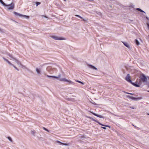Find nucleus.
<instances>
[{"instance_id": "obj_31", "label": "nucleus", "mask_w": 149, "mask_h": 149, "mask_svg": "<svg viewBox=\"0 0 149 149\" xmlns=\"http://www.w3.org/2000/svg\"><path fill=\"white\" fill-rule=\"evenodd\" d=\"M147 26H148V29H149V24H148Z\"/></svg>"}, {"instance_id": "obj_13", "label": "nucleus", "mask_w": 149, "mask_h": 149, "mask_svg": "<svg viewBox=\"0 0 149 149\" xmlns=\"http://www.w3.org/2000/svg\"><path fill=\"white\" fill-rule=\"evenodd\" d=\"M3 59L5 61H6L7 62V63L9 64H10V65H12V64L10 63V62H9L7 59H6L5 58L3 57Z\"/></svg>"}, {"instance_id": "obj_18", "label": "nucleus", "mask_w": 149, "mask_h": 149, "mask_svg": "<svg viewBox=\"0 0 149 149\" xmlns=\"http://www.w3.org/2000/svg\"><path fill=\"white\" fill-rule=\"evenodd\" d=\"M56 142L57 143H59L60 145H65V143H62L61 142H60V141H56Z\"/></svg>"}, {"instance_id": "obj_2", "label": "nucleus", "mask_w": 149, "mask_h": 149, "mask_svg": "<svg viewBox=\"0 0 149 149\" xmlns=\"http://www.w3.org/2000/svg\"><path fill=\"white\" fill-rule=\"evenodd\" d=\"M51 37L54 39L56 40H61L65 39L64 38L58 37L56 36H51Z\"/></svg>"}, {"instance_id": "obj_17", "label": "nucleus", "mask_w": 149, "mask_h": 149, "mask_svg": "<svg viewBox=\"0 0 149 149\" xmlns=\"http://www.w3.org/2000/svg\"><path fill=\"white\" fill-rule=\"evenodd\" d=\"M135 42L136 44L137 45H138L140 44L139 42V41L137 39L135 40Z\"/></svg>"}, {"instance_id": "obj_7", "label": "nucleus", "mask_w": 149, "mask_h": 149, "mask_svg": "<svg viewBox=\"0 0 149 149\" xmlns=\"http://www.w3.org/2000/svg\"><path fill=\"white\" fill-rule=\"evenodd\" d=\"M7 6H9L8 8V9L10 10H12L13 9L14 7V3H12L11 4H9V5H7Z\"/></svg>"}, {"instance_id": "obj_26", "label": "nucleus", "mask_w": 149, "mask_h": 149, "mask_svg": "<svg viewBox=\"0 0 149 149\" xmlns=\"http://www.w3.org/2000/svg\"><path fill=\"white\" fill-rule=\"evenodd\" d=\"M12 65H13V66L14 67V68H15V69H16V70H18V69L16 67H15V66H14L13 65V64H12Z\"/></svg>"}, {"instance_id": "obj_32", "label": "nucleus", "mask_w": 149, "mask_h": 149, "mask_svg": "<svg viewBox=\"0 0 149 149\" xmlns=\"http://www.w3.org/2000/svg\"><path fill=\"white\" fill-rule=\"evenodd\" d=\"M43 16L45 17H46L45 16Z\"/></svg>"}, {"instance_id": "obj_11", "label": "nucleus", "mask_w": 149, "mask_h": 149, "mask_svg": "<svg viewBox=\"0 0 149 149\" xmlns=\"http://www.w3.org/2000/svg\"><path fill=\"white\" fill-rule=\"evenodd\" d=\"M77 17H78L81 19H83V21H84V22H86L87 21V20H86L85 19H84L82 17H81L79 15H75Z\"/></svg>"}, {"instance_id": "obj_30", "label": "nucleus", "mask_w": 149, "mask_h": 149, "mask_svg": "<svg viewBox=\"0 0 149 149\" xmlns=\"http://www.w3.org/2000/svg\"><path fill=\"white\" fill-rule=\"evenodd\" d=\"M80 83L82 84V85H84V84L83 82H81Z\"/></svg>"}, {"instance_id": "obj_10", "label": "nucleus", "mask_w": 149, "mask_h": 149, "mask_svg": "<svg viewBox=\"0 0 149 149\" xmlns=\"http://www.w3.org/2000/svg\"><path fill=\"white\" fill-rule=\"evenodd\" d=\"M122 42L124 44V45H125V46L126 47L128 48H130V46L129 45V44L127 43L126 42Z\"/></svg>"}, {"instance_id": "obj_23", "label": "nucleus", "mask_w": 149, "mask_h": 149, "mask_svg": "<svg viewBox=\"0 0 149 149\" xmlns=\"http://www.w3.org/2000/svg\"><path fill=\"white\" fill-rule=\"evenodd\" d=\"M124 93H126V94H130V95H133V94L132 93H128V92H125L124 91Z\"/></svg>"}, {"instance_id": "obj_33", "label": "nucleus", "mask_w": 149, "mask_h": 149, "mask_svg": "<svg viewBox=\"0 0 149 149\" xmlns=\"http://www.w3.org/2000/svg\"><path fill=\"white\" fill-rule=\"evenodd\" d=\"M148 86L149 87V84H148Z\"/></svg>"}, {"instance_id": "obj_34", "label": "nucleus", "mask_w": 149, "mask_h": 149, "mask_svg": "<svg viewBox=\"0 0 149 149\" xmlns=\"http://www.w3.org/2000/svg\"><path fill=\"white\" fill-rule=\"evenodd\" d=\"M148 92H149V91H148Z\"/></svg>"}, {"instance_id": "obj_25", "label": "nucleus", "mask_w": 149, "mask_h": 149, "mask_svg": "<svg viewBox=\"0 0 149 149\" xmlns=\"http://www.w3.org/2000/svg\"><path fill=\"white\" fill-rule=\"evenodd\" d=\"M66 82H68L70 83H71L72 82L71 81H68L66 79L65 80Z\"/></svg>"}, {"instance_id": "obj_9", "label": "nucleus", "mask_w": 149, "mask_h": 149, "mask_svg": "<svg viewBox=\"0 0 149 149\" xmlns=\"http://www.w3.org/2000/svg\"><path fill=\"white\" fill-rule=\"evenodd\" d=\"M47 76L48 77H52V78H56V79H59L61 77V76L60 75H58V77H56V76H49V75H47Z\"/></svg>"}, {"instance_id": "obj_19", "label": "nucleus", "mask_w": 149, "mask_h": 149, "mask_svg": "<svg viewBox=\"0 0 149 149\" xmlns=\"http://www.w3.org/2000/svg\"><path fill=\"white\" fill-rule=\"evenodd\" d=\"M136 10H138V11H139L140 12H144L145 13V12L144 11H143L142 10H141V9L140 8H137L136 9Z\"/></svg>"}, {"instance_id": "obj_8", "label": "nucleus", "mask_w": 149, "mask_h": 149, "mask_svg": "<svg viewBox=\"0 0 149 149\" xmlns=\"http://www.w3.org/2000/svg\"><path fill=\"white\" fill-rule=\"evenodd\" d=\"M90 112L95 116H96L97 117H99L101 118H103V116H102V115H99L96 114V113L93 112L92 111H90Z\"/></svg>"}, {"instance_id": "obj_1", "label": "nucleus", "mask_w": 149, "mask_h": 149, "mask_svg": "<svg viewBox=\"0 0 149 149\" xmlns=\"http://www.w3.org/2000/svg\"><path fill=\"white\" fill-rule=\"evenodd\" d=\"M142 81L140 79H137L135 82V83H133L132 85L136 87H139L142 84Z\"/></svg>"}, {"instance_id": "obj_22", "label": "nucleus", "mask_w": 149, "mask_h": 149, "mask_svg": "<svg viewBox=\"0 0 149 149\" xmlns=\"http://www.w3.org/2000/svg\"><path fill=\"white\" fill-rule=\"evenodd\" d=\"M8 139L11 142L12 141V140L11 139V138L10 137H8Z\"/></svg>"}, {"instance_id": "obj_15", "label": "nucleus", "mask_w": 149, "mask_h": 149, "mask_svg": "<svg viewBox=\"0 0 149 149\" xmlns=\"http://www.w3.org/2000/svg\"><path fill=\"white\" fill-rule=\"evenodd\" d=\"M36 72L38 74H40V70L39 69H38V68H36Z\"/></svg>"}, {"instance_id": "obj_3", "label": "nucleus", "mask_w": 149, "mask_h": 149, "mask_svg": "<svg viewBox=\"0 0 149 149\" xmlns=\"http://www.w3.org/2000/svg\"><path fill=\"white\" fill-rule=\"evenodd\" d=\"M140 78L143 82H145L147 81V77L145 75L143 74L141 75Z\"/></svg>"}, {"instance_id": "obj_24", "label": "nucleus", "mask_w": 149, "mask_h": 149, "mask_svg": "<svg viewBox=\"0 0 149 149\" xmlns=\"http://www.w3.org/2000/svg\"><path fill=\"white\" fill-rule=\"evenodd\" d=\"M40 4V2H37L36 3V6H38Z\"/></svg>"}, {"instance_id": "obj_16", "label": "nucleus", "mask_w": 149, "mask_h": 149, "mask_svg": "<svg viewBox=\"0 0 149 149\" xmlns=\"http://www.w3.org/2000/svg\"><path fill=\"white\" fill-rule=\"evenodd\" d=\"M89 66L90 67V68H93V69H94L95 70H96L97 69V68L95 67H94V66L92 65H89Z\"/></svg>"}, {"instance_id": "obj_4", "label": "nucleus", "mask_w": 149, "mask_h": 149, "mask_svg": "<svg viewBox=\"0 0 149 149\" xmlns=\"http://www.w3.org/2000/svg\"><path fill=\"white\" fill-rule=\"evenodd\" d=\"M88 118H89L91 119L92 120L94 121L95 122L97 123H98L100 125H102V126H104V127H109V128H110V127L108 125H103V124H102V123H101L99 122V121H98L97 120L94 119V118H92V117H88Z\"/></svg>"}, {"instance_id": "obj_12", "label": "nucleus", "mask_w": 149, "mask_h": 149, "mask_svg": "<svg viewBox=\"0 0 149 149\" xmlns=\"http://www.w3.org/2000/svg\"><path fill=\"white\" fill-rule=\"evenodd\" d=\"M0 2L3 4L4 6H8L2 0H0Z\"/></svg>"}, {"instance_id": "obj_6", "label": "nucleus", "mask_w": 149, "mask_h": 149, "mask_svg": "<svg viewBox=\"0 0 149 149\" xmlns=\"http://www.w3.org/2000/svg\"><path fill=\"white\" fill-rule=\"evenodd\" d=\"M13 13L16 15H18L20 17L23 16V17H24L26 18L27 19H28L29 17V16H26V15H23L20 14L19 13H17L15 12H14Z\"/></svg>"}, {"instance_id": "obj_28", "label": "nucleus", "mask_w": 149, "mask_h": 149, "mask_svg": "<svg viewBox=\"0 0 149 149\" xmlns=\"http://www.w3.org/2000/svg\"><path fill=\"white\" fill-rule=\"evenodd\" d=\"M9 56H10V57H11V58H13V59H14L13 58V57L12 56H11L9 54Z\"/></svg>"}, {"instance_id": "obj_27", "label": "nucleus", "mask_w": 149, "mask_h": 149, "mask_svg": "<svg viewBox=\"0 0 149 149\" xmlns=\"http://www.w3.org/2000/svg\"><path fill=\"white\" fill-rule=\"evenodd\" d=\"M76 81L77 82H79V83H81V81H79V80H76Z\"/></svg>"}, {"instance_id": "obj_5", "label": "nucleus", "mask_w": 149, "mask_h": 149, "mask_svg": "<svg viewBox=\"0 0 149 149\" xmlns=\"http://www.w3.org/2000/svg\"><path fill=\"white\" fill-rule=\"evenodd\" d=\"M131 77L129 74H127L126 77L125 78V80L128 82L132 84L133 83L132 82L130 79Z\"/></svg>"}, {"instance_id": "obj_29", "label": "nucleus", "mask_w": 149, "mask_h": 149, "mask_svg": "<svg viewBox=\"0 0 149 149\" xmlns=\"http://www.w3.org/2000/svg\"><path fill=\"white\" fill-rule=\"evenodd\" d=\"M101 127L103 129H106V127Z\"/></svg>"}, {"instance_id": "obj_21", "label": "nucleus", "mask_w": 149, "mask_h": 149, "mask_svg": "<svg viewBox=\"0 0 149 149\" xmlns=\"http://www.w3.org/2000/svg\"><path fill=\"white\" fill-rule=\"evenodd\" d=\"M43 129L47 131V132H49V131L47 129H46V128H45V127H43Z\"/></svg>"}, {"instance_id": "obj_14", "label": "nucleus", "mask_w": 149, "mask_h": 149, "mask_svg": "<svg viewBox=\"0 0 149 149\" xmlns=\"http://www.w3.org/2000/svg\"><path fill=\"white\" fill-rule=\"evenodd\" d=\"M3 59L5 61H6L7 62V63L9 64H10V65H12V64L10 63V62H9L7 59H6L5 58L3 57Z\"/></svg>"}, {"instance_id": "obj_20", "label": "nucleus", "mask_w": 149, "mask_h": 149, "mask_svg": "<svg viewBox=\"0 0 149 149\" xmlns=\"http://www.w3.org/2000/svg\"><path fill=\"white\" fill-rule=\"evenodd\" d=\"M127 97L130 98H131L133 99H135V98H134V97H131L129 95L127 96Z\"/></svg>"}]
</instances>
